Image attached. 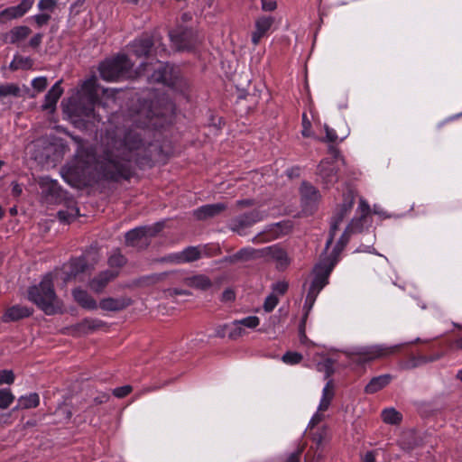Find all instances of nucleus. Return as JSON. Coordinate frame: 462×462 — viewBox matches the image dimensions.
I'll list each match as a JSON object with an SVG mask.
<instances>
[{"mask_svg":"<svg viewBox=\"0 0 462 462\" xmlns=\"http://www.w3.org/2000/svg\"><path fill=\"white\" fill-rule=\"evenodd\" d=\"M143 146L141 134L131 130L123 138L107 133L101 147L80 146L73 162L62 169V177L72 187L86 184L90 179H116L125 171L131 153Z\"/></svg>","mask_w":462,"mask_h":462,"instance_id":"obj_1","label":"nucleus"},{"mask_svg":"<svg viewBox=\"0 0 462 462\" xmlns=\"http://www.w3.org/2000/svg\"><path fill=\"white\" fill-rule=\"evenodd\" d=\"M88 271L85 257L71 260L60 269H56L43 276L38 285L28 290V299L47 315L60 313L63 302L56 295L54 286H66L71 281H84Z\"/></svg>","mask_w":462,"mask_h":462,"instance_id":"obj_2","label":"nucleus"},{"mask_svg":"<svg viewBox=\"0 0 462 462\" xmlns=\"http://www.w3.org/2000/svg\"><path fill=\"white\" fill-rule=\"evenodd\" d=\"M365 222L366 217L361 216L354 217L347 225L332 251L319 263V291L328 283V276L338 263L340 254L348 243L350 236L352 234L361 233L364 230Z\"/></svg>","mask_w":462,"mask_h":462,"instance_id":"obj_3","label":"nucleus"},{"mask_svg":"<svg viewBox=\"0 0 462 462\" xmlns=\"http://www.w3.org/2000/svg\"><path fill=\"white\" fill-rule=\"evenodd\" d=\"M96 84V77L86 79L76 97H70L67 103L62 102L64 111L70 116L86 117L87 121H89L91 117L95 118Z\"/></svg>","mask_w":462,"mask_h":462,"instance_id":"obj_4","label":"nucleus"},{"mask_svg":"<svg viewBox=\"0 0 462 462\" xmlns=\"http://www.w3.org/2000/svg\"><path fill=\"white\" fill-rule=\"evenodd\" d=\"M326 131V141L330 143L328 145V153L330 154L332 162L322 161V178L326 186L333 184L337 181V172L339 166L342 164L343 160L339 156L337 144L341 142L345 136L339 137L333 128H330L328 125H324Z\"/></svg>","mask_w":462,"mask_h":462,"instance_id":"obj_5","label":"nucleus"},{"mask_svg":"<svg viewBox=\"0 0 462 462\" xmlns=\"http://www.w3.org/2000/svg\"><path fill=\"white\" fill-rule=\"evenodd\" d=\"M337 363V354L324 356L319 353V371L324 370L325 378L328 379L322 391V398L319 401V411H327L335 395L336 384L329 377L334 374V365Z\"/></svg>","mask_w":462,"mask_h":462,"instance_id":"obj_6","label":"nucleus"},{"mask_svg":"<svg viewBox=\"0 0 462 462\" xmlns=\"http://www.w3.org/2000/svg\"><path fill=\"white\" fill-rule=\"evenodd\" d=\"M131 67L132 63L128 58L122 54L102 62L99 66V72L105 80H117L120 78L131 77Z\"/></svg>","mask_w":462,"mask_h":462,"instance_id":"obj_7","label":"nucleus"},{"mask_svg":"<svg viewBox=\"0 0 462 462\" xmlns=\"http://www.w3.org/2000/svg\"><path fill=\"white\" fill-rule=\"evenodd\" d=\"M398 346H385L381 345L358 347L346 355L352 362L365 364L378 358L386 357L396 352Z\"/></svg>","mask_w":462,"mask_h":462,"instance_id":"obj_8","label":"nucleus"},{"mask_svg":"<svg viewBox=\"0 0 462 462\" xmlns=\"http://www.w3.org/2000/svg\"><path fill=\"white\" fill-rule=\"evenodd\" d=\"M355 199L356 194L354 190L350 189L343 193L342 203L338 205L337 208L335 209L334 215L331 219L329 237L326 243V252L328 251V246L333 241L334 235L336 231L338 229V226L344 220L346 216L351 211L355 203Z\"/></svg>","mask_w":462,"mask_h":462,"instance_id":"obj_9","label":"nucleus"},{"mask_svg":"<svg viewBox=\"0 0 462 462\" xmlns=\"http://www.w3.org/2000/svg\"><path fill=\"white\" fill-rule=\"evenodd\" d=\"M133 53L137 57L146 56L152 59V55H160L166 52V49L161 43V39L156 35L141 37L136 39L131 45Z\"/></svg>","mask_w":462,"mask_h":462,"instance_id":"obj_10","label":"nucleus"},{"mask_svg":"<svg viewBox=\"0 0 462 462\" xmlns=\"http://www.w3.org/2000/svg\"><path fill=\"white\" fill-rule=\"evenodd\" d=\"M170 38L178 51L190 50L199 42L197 33L191 28L182 25L171 31Z\"/></svg>","mask_w":462,"mask_h":462,"instance_id":"obj_11","label":"nucleus"},{"mask_svg":"<svg viewBox=\"0 0 462 462\" xmlns=\"http://www.w3.org/2000/svg\"><path fill=\"white\" fill-rule=\"evenodd\" d=\"M162 223L158 222L152 226L134 228L125 235L126 244L136 247L147 245L149 237L159 233L162 229Z\"/></svg>","mask_w":462,"mask_h":462,"instance_id":"obj_12","label":"nucleus"},{"mask_svg":"<svg viewBox=\"0 0 462 462\" xmlns=\"http://www.w3.org/2000/svg\"><path fill=\"white\" fill-rule=\"evenodd\" d=\"M138 75L147 74L151 81L162 82L164 84H171V77L169 73V66L163 62L156 60L154 64H142L139 70L136 72Z\"/></svg>","mask_w":462,"mask_h":462,"instance_id":"obj_13","label":"nucleus"},{"mask_svg":"<svg viewBox=\"0 0 462 462\" xmlns=\"http://www.w3.org/2000/svg\"><path fill=\"white\" fill-rule=\"evenodd\" d=\"M35 0H22L14 6H10L0 12V22L17 19L23 16L33 5Z\"/></svg>","mask_w":462,"mask_h":462,"instance_id":"obj_14","label":"nucleus"},{"mask_svg":"<svg viewBox=\"0 0 462 462\" xmlns=\"http://www.w3.org/2000/svg\"><path fill=\"white\" fill-rule=\"evenodd\" d=\"M274 23L273 16L262 15L255 20L254 31L252 33V42L254 45H257L261 39L268 34Z\"/></svg>","mask_w":462,"mask_h":462,"instance_id":"obj_15","label":"nucleus"},{"mask_svg":"<svg viewBox=\"0 0 462 462\" xmlns=\"http://www.w3.org/2000/svg\"><path fill=\"white\" fill-rule=\"evenodd\" d=\"M263 215L259 211H253L248 214L242 215L236 219H234L230 226L232 230L241 234V231L252 226L253 224L262 220Z\"/></svg>","mask_w":462,"mask_h":462,"instance_id":"obj_16","label":"nucleus"},{"mask_svg":"<svg viewBox=\"0 0 462 462\" xmlns=\"http://www.w3.org/2000/svg\"><path fill=\"white\" fill-rule=\"evenodd\" d=\"M200 255L201 251L198 247L190 246L180 253L171 255L170 260L175 263H190L199 260Z\"/></svg>","mask_w":462,"mask_h":462,"instance_id":"obj_17","label":"nucleus"},{"mask_svg":"<svg viewBox=\"0 0 462 462\" xmlns=\"http://www.w3.org/2000/svg\"><path fill=\"white\" fill-rule=\"evenodd\" d=\"M32 314V310L22 305H14L8 308L2 317L3 322L16 321L21 319L29 317Z\"/></svg>","mask_w":462,"mask_h":462,"instance_id":"obj_18","label":"nucleus"},{"mask_svg":"<svg viewBox=\"0 0 462 462\" xmlns=\"http://www.w3.org/2000/svg\"><path fill=\"white\" fill-rule=\"evenodd\" d=\"M63 93V89L60 87V81L56 82L51 88L48 91L45 96L44 103L42 105L43 110H49L53 112L56 107V104Z\"/></svg>","mask_w":462,"mask_h":462,"instance_id":"obj_19","label":"nucleus"},{"mask_svg":"<svg viewBox=\"0 0 462 462\" xmlns=\"http://www.w3.org/2000/svg\"><path fill=\"white\" fill-rule=\"evenodd\" d=\"M131 304V300L126 297L106 298L99 302V307L104 310L117 311Z\"/></svg>","mask_w":462,"mask_h":462,"instance_id":"obj_20","label":"nucleus"},{"mask_svg":"<svg viewBox=\"0 0 462 462\" xmlns=\"http://www.w3.org/2000/svg\"><path fill=\"white\" fill-rule=\"evenodd\" d=\"M31 33V29L25 25L15 26L12 28L5 36L7 42L20 45Z\"/></svg>","mask_w":462,"mask_h":462,"instance_id":"obj_21","label":"nucleus"},{"mask_svg":"<svg viewBox=\"0 0 462 462\" xmlns=\"http://www.w3.org/2000/svg\"><path fill=\"white\" fill-rule=\"evenodd\" d=\"M263 256L274 261L280 268H283L289 263V258L286 252L278 246L264 248Z\"/></svg>","mask_w":462,"mask_h":462,"instance_id":"obj_22","label":"nucleus"},{"mask_svg":"<svg viewBox=\"0 0 462 462\" xmlns=\"http://www.w3.org/2000/svg\"><path fill=\"white\" fill-rule=\"evenodd\" d=\"M37 183L44 197H55L58 195L59 184L56 180L49 178L48 176H42L38 179Z\"/></svg>","mask_w":462,"mask_h":462,"instance_id":"obj_23","label":"nucleus"},{"mask_svg":"<svg viewBox=\"0 0 462 462\" xmlns=\"http://www.w3.org/2000/svg\"><path fill=\"white\" fill-rule=\"evenodd\" d=\"M75 301L82 308L87 310H96L97 308V301L84 290L77 288L72 291Z\"/></svg>","mask_w":462,"mask_h":462,"instance_id":"obj_24","label":"nucleus"},{"mask_svg":"<svg viewBox=\"0 0 462 462\" xmlns=\"http://www.w3.org/2000/svg\"><path fill=\"white\" fill-rule=\"evenodd\" d=\"M223 203L208 204L202 206L194 211V216L198 219H206L214 217L225 209Z\"/></svg>","mask_w":462,"mask_h":462,"instance_id":"obj_25","label":"nucleus"},{"mask_svg":"<svg viewBox=\"0 0 462 462\" xmlns=\"http://www.w3.org/2000/svg\"><path fill=\"white\" fill-rule=\"evenodd\" d=\"M392 381L391 374H382L375 376L365 387V392L368 394H373L384 388Z\"/></svg>","mask_w":462,"mask_h":462,"instance_id":"obj_26","label":"nucleus"},{"mask_svg":"<svg viewBox=\"0 0 462 462\" xmlns=\"http://www.w3.org/2000/svg\"><path fill=\"white\" fill-rule=\"evenodd\" d=\"M441 357V355L430 356H411L406 361L402 362L401 366L403 369H413L429 362H434Z\"/></svg>","mask_w":462,"mask_h":462,"instance_id":"obj_27","label":"nucleus"},{"mask_svg":"<svg viewBox=\"0 0 462 462\" xmlns=\"http://www.w3.org/2000/svg\"><path fill=\"white\" fill-rule=\"evenodd\" d=\"M117 273L115 271L103 272L89 282V287L94 291L99 292L106 287L108 282L114 279Z\"/></svg>","mask_w":462,"mask_h":462,"instance_id":"obj_28","label":"nucleus"},{"mask_svg":"<svg viewBox=\"0 0 462 462\" xmlns=\"http://www.w3.org/2000/svg\"><path fill=\"white\" fill-rule=\"evenodd\" d=\"M185 284L200 291H206L212 285L210 280L205 275H195L185 280Z\"/></svg>","mask_w":462,"mask_h":462,"instance_id":"obj_29","label":"nucleus"},{"mask_svg":"<svg viewBox=\"0 0 462 462\" xmlns=\"http://www.w3.org/2000/svg\"><path fill=\"white\" fill-rule=\"evenodd\" d=\"M420 444V439L413 430H408L402 434L401 447L406 450H411Z\"/></svg>","mask_w":462,"mask_h":462,"instance_id":"obj_30","label":"nucleus"},{"mask_svg":"<svg viewBox=\"0 0 462 462\" xmlns=\"http://www.w3.org/2000/svg\"><path fill=\"white\" fill-rule=\"evenodd\" d=\"M40 403V397L37 393H32L18 398V404L15 409L35 408Z\"/></svg>","mask_w":462,"mask_h":462,"instance_id":"obj_31","label":"nucleus"},{"mask_svg":"<svg viewBox=\"0 0 462 462\" xmlns=\"http://www.w3.org/2000/svg\"><path fill=\"white\" fill-rule=\"evenodd\" d=\"M382 419L385 423L397 425L402 421V416L394 408H389L382 411Z\"/></svg>","mask_w":462,"mask_h":462,"instance_id":"obj_32","label":"nucleus"},{"mask_svg":"<svg viewBox=\"0 0 462 462\" xmlns=\"http://www.w3.org/2000/svg\"><path fill=\"white\" fill-rule=\"evenodd\" d=\"M260 256H263V249L261 251H258V250H254V248H251V247H245V248L241 249L239 252H237L234 255V258L236 260L246 261L249 259L258 258Z\"/></svg>","mask_w":462,"mask_h":462,"instance_id":"obj_33","label":"nucleus"},{"mask_svg":"<svg viewBox=\"0 0 462 462\" xmlns=\"http://www.w3.org/2000/svg\"><path fill=\"white\" fill-rule=\"evenodd\" d=\"M225 328L227 329V336L231 339H236L245 335V331L238 320H234L230 324H226Z\"/></svg>","mask_w":462,"mask_h":462,"instance_id":"obj_34","label":"nucleus"},{"mask_svg":"<svg viewBox=\"0 0 462 462\" xmlns=\"http://www.w3.org/2000/svg\"><path fill=\"white\" fill-rule=\"evenodd\" d=\"M32 60L28 57L14 56L10 63V68L14 70L28 69L32 67Z\"/></svg>","mask_w":462,"mask_h":462,"instance_id":"obj_35","label":"nucleus"},{"mask_svg":"<svg viewBox=\"0 0 462 462\" xmlns=\"http://www.w3.org/2000/svg\"><path fill=\"white\" fill-rule=\"evenodd\" d=\"M103 322L96 319H86L79 324V329L84 333L97 330L103 326Z\"/></svg>","mask_w":462,"mask_h":462,"instance_id":"obj_36","label":"nucleus"},{"mask_svg":"<svg viewBox=\"0 0 462 462\" xmlns=\"http://www.w3.org/2000/svg\"><path fill=\"white\" fill-rule=\"evenodd\" d=\"M79 216V209L76 207H69L65 210L58 212L59 219L62 222L69 223Z\"/></svg>","mask_w":462,"mask_h":462,"instance_id":"obj_37","label":"nucleus"},{"mask_svg":"<svg viewBox=\"0 0 462 462\" xmlns=\"http://www.w3.org/2000/svg\"><path fill=\"white\" fill-rule=\"evenodd\" d=\"M14 401V395L10 389H0V409L8 408Z\"/></svg>","mask_w":462,"mask_h":462,"instance_id":"obj_38","label":"nucleus"},{"mask_svg":"<svg viewBox=\"0 0 462 462\" xmlns=\"http://www.w3.org/2000/svg\"><path fill=\"white\" fill-rule=\"evenodd\" d=\"M20 89L14 84H3L0 85V97L13 96L16 97L19 95Z\"/></svg>","mask_w":462,"mask_h":462,"instance_id":"obj_39","label":"nucleus"},{"mask_svg":"<svg viewBox=\"0 0 462 462\" xmlns=\"http://www.w3.org/2000/svg\"><path fill=\"white\" fill-rule=\"evenodd\" d=\"M301 355H300L297 352H287L282 356V360L286 365H292L300 363L301 361Z\"/></svg>","mask_w":462,"mask_h":462,"instance_id":"obj_40","label":"nucleus"},{"mask_svg":"<svg viewBox=\"0 0 462 462\" xmlns=\"http://www.w3.org/2000/svg\"><path fill=\"white\" fill-rule=\"evenodd\" d=\"M243 328H255L260 324V319L256 316H248L241 319H237Z\"/></svg>","mask_w":462,"mask_h":462,"instance_id":"obj_41","label":"nucleus"},{"mask_svg":"<svg viewBox=\"0 0 462 462\" xmlns=\"http://www.w3.org/2000/svg\"><path fill=\"white\" fill-rule=\"evenodd\" d=\"M108 263L111 267H120L125 263V259L120 252L116 251L110 255Z\"/></svg>","mask_w":462,"mask_h":462,"instance_id":"obj_42","label":"nucleus"},{"mask_svg":"<svg viewBox=\"0 0 462 462\" xmlns=\"http://www.w3.org/2000/svg\"><path fill=\"white\" fill-rule=\"evenodd\" d=\"M14 381V374L12 370H0V384H12Z\"/></svg>","mask_w":462,"mask_h":462,"instance_id":"obj_43","label":"nucleus"},{"mask_svg":"<svg viewBox=\"0 0 462 462\" xmlns=\"http://www.w3.org/2000/svg\"><path fill=\"white\" fill-rule=\"evenodd\" d=\"M277 304L278 298L275 296L274 293H272L266 297L263 303V309L266 312H270L276 307Z\"/></svg>","mask_w":462,"mask_h":462,"instance_id":"obj_44","label":"nucleus"},{"mask_svg":"<svg viewBox=\"0 0 462 462\" xmlns=\"http://www.w3.org/2000/svg\"><path fill=\"white\" fill-rule=\"evenodd\" d=\"M47 84L48 82L45 77H38L32 80V88L38 92L44 90L47 87Z\"/></svg>","mask_w":462,"mask_h":462,"instance_id":"obj_45","label":"nucleus"},{"mask_svg":"<svg viewBox=\"0 0 462 462\" xmlns=\"http://www.w3.org/2000/svg\"><path fill=\"white\" fill-rule=\"evenodd\" d=\"M357 213L359 216L364 217H367V216L370 214V206L364 199H359Z\"/></svg>","mask_w":462,"mask_h":462,"instance_id":"obj_46","label":"nucleus"},{"mask_svg":"<svg viewBox=\"0 0 462 462\" xmlns=\"http://www.w3.org/2000/svg\"><path fill=\"white\" fill-rule=\"evenodd\" d=\"M317 282H318V279L314 278L312 281V286L310 289V292L308 294L306 300H305L304 309H307L308 310L313 307L314 302H315V297H313L312 294L314 293V286Z\"/></svg>","mask_w":462,"mask_h":462,"instance_id":"obj_47","label":"nucleus"},{"mask_svg":"<svg viewBox=\"0 0 462 462\" xmlns=\"http://www.w3.org/2000/svg\"><path fill=\"white\" fill-rule=\"evenodd\" d=\"M131 390H132L131 386L125 385V386L116 388L113 391V393H114L115 396H116L118 398H122V397L126 396L128 393H130Z\"/></svg>","mask_w":462,"mask_h":462,"instance_id":"obj_48","label":"nucleus"},{"mask_svg":"<svg viewBox=\"0 0 462 462\" xmlns=\"http://www.w3.org/2000/svg\"><path fill=\"white\" fill-rule=\"evenodd\" d=\"M310 121L308 119L307 115L304 113L302 116V135L305 137L310 136Z\"/></svg>","mask_w":462,"mask_h":462,"instance_id":"obj_49","label":"nucleus"},{"mask_svg":"<svg viewBox=\"0 0 462 462\" xmlns=\"http://www.w3.org/2000/svg\"><path fill=\"white\" fill-rule=\"evenodd\" d=\"M55 0H40L38 3V7L40 10H52L55 6Z\"/></svg>","mask_w":462,"mask_h":462,"instance_id":"obj_50","label":"nucleus"},{"mask_svg":"<svg viewBox=\"0 0 462 462\" xmlns=\"http://www.w3.org/2000/svg\"><path fill=\"white\" fill-rule=\"evenodd\" d=\"M50 18L51 16L48 14H39L33 16V20L35 21L38 26H42L46 24L49 22Z\"/></svg>","mask_w":462,"mask_h":462,"instance_id":"obj_51","label":"nucleus"},{"mask_svg":"<svg viewBox=\"0 0 462 462\" xmlns=\"http://www.w3.org/2000/svg\"><path fill=\"white\" fill-rule=\"evenodd\" d=\"M277 7V3L275 0H262V9L266 12H271L275 10Z\"/></svg>","mask_w":462,"mask_h":462,"instance_id":"obj_52","label":"nucleus"},{"mask_svg":"<svg viewBox=\"0 0 462 462\" xmlns=\"http://www.w3.org/2000/svg\"><path fill=\"white\" fill-rule=\"evenodd\" d=\"M42 38H43L42 33H36L30 39L29 43H28L29 46H31L32 48H37L41 44Z\"/></svg>","mask_w":462,"mask_h":462,"instance_id":"obj_53","label":"nucleus"},{"mask_svg":"<svg viewBox=\"0 0 462 462\" xmlns=\"http://www.w3.org/2000/svg\"><path fill=\"white\" fill-rule=\"evenodd\" d=\"M288 289V284L285 282H278L273 285V291L275 293L283 294Z\"/></svg>","mask_w":462,"mask_h":462,"instance_id":"obj_54","label":"nucleus"},{"mask_svg":"<svg viewBox=\"0 0 462 462\" xmlns=\"http://www.w3.org/2000/svg\"><path fill=\"white\" fill-rule=\"evenodd\" d=\"M22 192H23L22 186L17 182H13L12 183V194L15 197H18L22 194Z\"/></svg>","mask_w":462,"mask_h":462,"instance_id":"obj_55","label":"nucleus"},{"mask_svg":"<svg viewBox=\"0 0 462 462\" xmlns=\"http://www.w3.org/2000/svg\"><path fill=\"white\" fill-rule=\"evenodd\" d=\"M222 298L226 301H231L235 299V293L232 290H226L223 292Z\"/></svg>","mask_w":462,"mask_h":462,"instance_id":"obj_56","label":"nucleus"},{"mask_svg":"<svg viewBox=\"0 0 462 462\" xmlns=\"http://www.w3.org/2000/svg\"><path fill=\"white\" fill-rule=\"evenodd\" d=\"M364 462H375V452L368 451L365 454L363 457Z\"/></svg>","mask_w":462,"mask_h":462,"instance_id":"obj_57","label":"nucleus"},{"mask_svg":"<svg viewBox=\"0 0 462 462\" xmlns=\"http://www.w3.org/2000/svg\"><path fill=\"white\" fill-rule=\"evenodd\" d=\"M147 117H149V122L146 123V122H139L137 119L134 120V122H138V124H140V125H138V127H148L150 125L152 126H156V124L155 123H152V117L150 116V114L147 115Z\"/></svg>","mask_w":462,"mask_h":462,"instance_id":"obj_58","label":"nucleus"},{"mask_svg":"<svg viewBox=\"0 0 462 462\" xmlns=\"http://www.w3.org/2000/svg\"><path fill=\"white\" fill-rule=\"evenodd\" d=\"M216 335L217 337H225L226 335H227V329L226 328H225V325L223 326H219L218 328H217L216 329Z\"/></svg>","mask_w":462,"mask_h":462,"instance_id":"obj_59","label":"nucleus"},{"mask_svg":"<svg viewBox=\"0 0 462 462\" xmlns=\"http://www.w3.org/2000/svg\"><path fill=\"white\" fill-rule=\"evenodd\" d=\"M171 295H189V292L185 290L172 289L169 291Z\"/></svg>","mask_w":462,"mask_h":462,"instance_id":"obj_60","label":"nucleus"},{"mask_svg":"<svg viewBox=\"0 0 462 462\" xmlns=\"http://www.w3.org/2000/svg\"><path fill=\"white\" fill-rule=\"evenodd\" d=\"M328 437V433H327V428L322 426V427H319V443L321 442V440L323 439H326Z\"/></svg>","mask_w":462,"mask_h":462,"instance_id":"obj_61","label":"nucleus"},{"mask_svg":"<svg viewBox=\"0 0 462 462\" xmlns=\"http://www.w3.org/2000/svg\"><path fill=\"white\" fill-rule=\"evenodd\" d=\"M299 461V453H292L285 462H298Z\"/></svg>","mask_w":462,"mask_h":462,"instance_id":"obj_62","label":"nucleus"},{"mask_svg":"<svg viewBox=\"0 0 462 462\" xmlns=\"http://www.w3.org/2000/svg\"><path fill=\"white\" fill-rule=\"evenodd\" d=\"M317 420H318V411H316V412L313 414V416H312V418H311V420H310V421L309 427H310V429H312V428L315 426V424H316V422H317Z\"/></svg>","mask_w":462,"mask_h":462,"instance_id":"obj_63","label":"nucleus"},{"mask_svg":"<svg viewBox=\"0 0 462 462\" xmlns=\"http://www.w3.org/2000/svg\"><path fill=\"white\" fill-rule=\"evenodd\" d=\"M453 346L457 349H462V337L453 342Z\"/></svg>","mask_w":462,"mask_h":462,"instance_id":"obj_64","label":"nucleus"}]
</instances>
